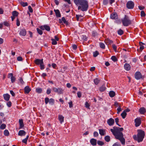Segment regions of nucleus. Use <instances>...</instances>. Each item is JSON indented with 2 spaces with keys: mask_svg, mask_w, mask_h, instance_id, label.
I'll return each mask as SVG.
<instances>
[{
  "mask_svg": "<svg viewBox=\"0 0 146 146\" xmlns=\"http://www.w3.org/2000/svg\"><path fill=\"white\" fill-rule=\"evenodd\" d=\"M123 129V128L122 127L120 128L114 126L113 127V129H110V131L115 136V139L119 140L121 143L124 145L125 143V140L123 137V133L121 132Z\"/></svg>",
  "mask_w": 146,
  "mask_h": 146,
  "instance_id": "f257e3e1",
  "label": "nucleus"
},
{
  "mask_svg": "<svg viewBox=\"0 0 146 146\" xmlns=\"http://www.w3.org/2000/svg\"><path fill=\"white\" fill-rule=\"evenodd\" d=\"M75 4L78 6V9L86 11L88 7V1L86 0H73Z\"/></svg>",
  "mask_w": 146,
  "mask_h": 146,
  "instance_id": "f03ea898",
  "label": "nucleus"
},
{
  "mask_svg": "<svg viewBox=\"0 0 146 146\" xmlns=\"http://www.w3.org/2000/svg\"><path fill=\"white\" fill-rule=\"evenodd\" d=\"M121 21L123 25L125 27L128 26L131 24V21L130 20L129 17L126 15L121 19Z\"/></svg>",
  "mask_w": 146,
  "mask_h": 146,
  "instance_id": "7ed1b4c3",
  "label": "nucleus"
},
{
  "mask_svg": "<svg viewBox=\"0 0 146 146\" xmlns=\"http://www.w3.org/2000/svg\"><path fill=\"white\" fill-rule=\"evenodd\" d=\"M137 141L138 142L143 141L145 135V132L141 129H139L137 130Z\"/></svg>",
  "mask_w": 146,
  "mask_h": 146,
  "instance_id": "20e7f679",
  "label": "nucleus"
},
{
  "mask_svg": "<svg viewBox=\"0 0 146 146\" xmlns=\"http://www.w3.org/2000/svg\"><path fill=\"white\" fill-rule=\"evenodd\" d=\"M52 90L55 93H57L58 94H62L63 93L64 90L63 89L61 88H56L53 87L52 88Z\"/></svg>",
  "mask_w": 146,
  "mask_h": 146,
  "instance_id": "39448f33",
  "label": "nucleus"
},
{
  "mask_svg": "<svg viewBox=\"0 0 146 146\" xmlns=\"http://www.w3.org/2000/svg\"><path fill=\"white\" fill-rule=\"evenodd\" d=\"M45 103L46 104H48L49 102L50 104L52 105H53L54 103V100L52 98H50L49 99L48 98H46L45 99Z\"/></svg>",
  "mask_w": 146,
  "mask_h": 146,
  "instance_id": "423d86ee",
  "label": "nucleus"
},
{
  "mask_svg": "<svg viewBox=\"0 0 146 146\" xmlns=\"http://www.w3.org/2000/svg\"><path fill=\"white\" fill-rule=\"evenodd\" d=\"M134 3L133 2L130 1L128 2L126 4V6L128 9H132L134 7Z\"/></svg>",
  "mask_w": 146,
  "mask_h": 146,
  "instance_id": "0eeeda50",
  "label": "nucleus"
},
{
  "mask_svg": "<svg viewBox=\"0 0 146 146\" xmlns=\"http://www.w3.org/2000/svg\"><path fill=\"white\" fill-rule=\"evenodd\" d=\"M135 123V126L136 127L139 126L141 123V120L140 118H137L134 120Z\"/></svg>",
  "mask_w": 146,
  "mask_h": 146,
  "instance_id": "6e6552de",
  "label": "nucleus"
},
{
  "mask_svg": "<svg viewBox=\"0 0 146 146\" xmlns=\"http://www.w3.org/2000/svg\"><path fill=\"white\" fill-rule=\"evenodd\" d=\"M135 77L137 80H139L143 78L141 73L139 72H135Z\"/></svg>",
  "mask_w": 146,
  "mask_h": 146,
  "instance_id": "1a4fd4ad",
  "label": "nucleus"
},
{
  "mask_svg": "<svg viewBox=\"0 0 146 146\" xmlns=\"http://www.w3.org/2000/svg\"><path fill=\"white\" fill-rule=\"evenodd\" d=\"M113 107H115V108H117V110H121V104L116 102H115Z\"/></svg>",
  "mask_w": 146,
  "mask_h": 146,
  "instance_id": "9d476101",
  "label": "nucleus"
},
{
  "mask_svg": "<svg viewBox=\"0 0 146 146\" xmlns=\"http://www.w3.org/2000/svg\"><path fill=\"white\" fill-rule=\"evenodd\" d=\"M108 124L110 126L113 125L114 123V120L112 118H110L107 121Z\"/></svg>",
  "mask_w": 146,
  "mask_h": 146,
  "instance_id": "9b49d317",
  "label": "nucleus"
},
{
  "mask_svg": "<svg viewBox=\"0 0 146 146\" xmlns=\"http://www.w3.org/2000/svg\"><path fill=\"white\" fill-rule=\"evenodd\" d=\"M110 17L112 19H116L118 18V15L116 13H113L111 14Z\"/></svg>",
  "mask_w": 146,
  "mask_h": 146,
  "instance_id": "f8f14e48",
  "label": "nucleus"
},
{
  "mask_svg": "<svg viewBox=\"0 0 146 146\" xmlns=\"http://www.w3.org/2000/svg\"><path fill=\"white\" fill-rule=\"evenodd\" d=\"M99 134L101 136H103L106 135V129H99Z\"/></svg>",
  "mask_w": 146,
  "mask_h": 146,
  "instance_id": "ddd939ff",
  "label": "nucleus"
},
{
  "mask_svg": "<svg viewBox=\"0 0 146 146\" xmlns=\"http://www.w3.org/2000/svg\"><path fill=\"white\" fill-rule=\"evenodd\" d=\"M130 110H124L123 112L121 114V115L123 119L125 118L127 115V112H129Z\"/></svg>",
  "mask_w": 146,
  "mask_h": 146,
  "instance_id": "4468645a",
  "label": "nucleus"
},
{
  "mask_svg": "<svg viewBox=\"0 0 146 146\" xmlns=\"http://www.w3.org/2000/svg\"><path fill=\"white\" fill-rule=\"evenodd\" d=\"M124 69L127 71H129L131 68V66L129 64L125 63L124 66Z\"/></svg>",
  "mask_w": 146,
  "mask_h": 146,
  "instance_id": "2eb2a0df",
  "label": "nucleus"
},
{
  "mask_svg": "<svg viewBox=\"0 0 146 146\" xmlns=\"http://www.w3.org/2000/svg\"><path fill=\"white\" fill-rule=\"evenodd\" d=\"M104 42L107 45L111 44L113 42V41L112 40H110L108 38L105 39Z\"/></svg>",
  "mask_w": 146,
  "mask_h": 146,
  "instance_id": "dca6fc26",
  "label": "nucleus"
},
{
  "mask_svg": "<svg viewBox=\"0 0 146 146\" xmlns=\"http://www.w3.org/2000/svg\"><path fill=\"white\" fill-rule=\"evenodd\" d=\"M42 61H43V59H36L35 60L34 62L37 65L40 64L42 63Z\"/></svg>",
  "mask_w": 146,
  "mask_h": 146,
  "instance_id": "f3484780",
  "label": "nucleus"
},
{
  "mask_svg": "<svg viewBox=\"0 0 146 146\" xmlns=\"http://www.w3.org/2000/svg\"><path fill=\"white\" fill-rule=\"evenodd\" d=\"M26 133L23 130H20L19 131L18 135L20 136H24L26 135Z\"/></svg>",
  "mask_w": 146,
  "mask_h": 146,
  "instance_id": "a211bd4d",
  "label": "nucleus"
},
{
  "mask_svg": "<svg viewBox=\"0 0 146 146\" xmlns=\"http://www.w3.org/2000/svg\"><path fill=\"white\" fill-rule=\"evenodd\" d=\"M54 11L55 12L56 15L57 17H61V14L59 10L54 9Z\"/></svg>",
  "mask_w": 146,
  "mask_h": 146,
  "instance_id": "6ab92c4d",
  "label": "nucleus"
},
{
  "mask_svg": "<svg viewBox=\"0 0 146 146\" xmlns=\"http://www.w3.org/2000/svg\"><path fill=\"white\" fill-rule=\"evenodd\" d=\"M31 90L29 86H26L24 88L25 93L26 94H28L31 91Z\"/></svg>",
  "mask_w": 146,
  "mask_h": 146,
  "instance_id": "aec40b11",
  "label": "nucleus"
},
{
  "mask_svg": "<svg viewBox=\"0 0 146 146\" xmlns=\"http://www.w3.org/2000/svg\"><path fill=\"white\" fill-rule=\"evenodd\" d=\"M26 34V31L24 29H22L19 32V34L22 36H25Z\"/></svg>",
  "mask_w": 146,
  "mask_h": 146,
  "instance_id": "412c9836",
  "label": "nucleus"
},
{
  "mask_svg": "<svg viewBox=\"0 0 146 146\" xmlns=\"http://www.w3.org/2000/svg\"><path fill=\"white\" fill-rule=\"evenodd\" d=\"M90 143L92 145H95L97 144V140L94 138L91 139L90 140Z\"/></svg>",
  "mask_w": 146,
  "mask_h": 146,
  "instance_id": "4be33fe9",
  "label": "nucleus"
},
{
  "mask_svg": "<svg viewBox=\"0 0 146 146\" xmlns=\"http://www.w3.org/2000/svg\"><path fill=\"white\" fill-rule=\"evenodd\" d=\"M19 123L20 125L19 128L22 129L24 126V124L22 119H19Z\"/></svg>",
  "mask_w": 146,
  "mask_h": 146,
  "instance_id": "5701e85b",
  "label": "nucleus"
},
{
  "mask_svg": "<svg viewBox=\"0 0 146 146\" xmlns=\"http://www.w3.org/2000/svg\"><path fill=\"white\" fill-rule=\"evenodd\" d=\"M4 99L6 101H8L9 99L10 96L8 94H4L3 95Z\"/></svg>",
  "mask_w": 146,
  "mask_h": 146,
  "instance_id": "b1692460",
  "label": "nucleus"
},
{
  "mask_svg": "<svg viewBox=\"0 0 146 146\" xmlns=\"http://www.w3.org/2000/svg\"><path fill=\"white\" fill-rule=\"evenodd\" d=\"M58 119L60 121L61 123H62L64 121V117L61 115H59L58 116Z\"/></svg>",
  "mask_w": 146,
  "mask_h": 146,
  "instance_id": "393cba45",
  "label": "nucleus"
},
{
  "mask_svg": "<svg viewBox=\"0 0 146 146\" xmlns=\"http://www.w3.org/2000/svg\"><path fill=\"white\" fill-rule=\"evenodd\" d=\"M29 137V135H27L26 138L22 140V142L23 143L27 144Z\"/></svg>",
  "mask_w": 146,
  "mask_h": 146,
  "instance_id": "a878e982",
  "label": "nucleus"
},
{
  "mask_svg": "<svg viewBox=\"0 0 146 146\" xmlns=\"http://www.w3.org/2000/svg\"><path fill=\"white\" fill-rule=\"evenodd\" d=\"M106 87L105 85H103L100 88V90L101 92H103L106 89Z\"/></svg>",
  "mask_w": 146,
  "mask_h": 146,
  "instance_id": "bb28decb",
  "label": "nucleus"
},
{
  "mask_svg": "<svg viewBox=\"0 0 146 146\" xmlns=\"http://www.w3.org/2000/svg\"><path fill=\"white\" fill-rule=\"evenodd\" d=\"M100 46V47L103 49H104L105 48V46L104 43L102 42H100L99 43Z\"/></svg>",
  "mask_w": 146,
  "mask_h": 146,
  "instance_id": "cd10ccee",
  "label": "nucleus"
},
{
  "mask_svg": "<svg viewBox=\"0 0 146 146\" xmlns=\"http://www.w3.org/2000/svg\"><path fill=\"white\" fill-rule=\"evenodd\" d=\"M36 91L38 93H41L42 91V89L41 88H36Z\"/></svg>",
  "mask_w": 146,
  "mask_h": 146,
  "instance_id": "c85d7f7f",
  "label": "nucleus"
},
{
  "mask_svg": "<svg viewBox=\"0 0 146 146\" xmlns=\"http://www.w3.org/2000/svg\"><path fill=\"white\" fill-rule=\"evenodd\" d=\"M109 95L110 97H113L115 96V93L113 91H111L109 93Z\"/></svg>",
  "mask_w": 146,
  "mask_h": 146,
  "instance_id": "c756f323",
  "label": "nucleus"
},
{
  "mask_svg": "<svg viewBox=\"0 0 146 146\" xmlns=\"http://www.w3.org/2000/svg\"><path fill=\"white\" fill-rule=\"evenodd\" d=\"M105 140L107 142H109L110 141V137L109 136H106L104 137Z\"/></svg>",
  "mask_w": 146,
  "mask_h": 146,
  "instance_id": "7c9ffc66",
  "label": "nucleus"
},
{
  "mask_svg": "<svg viewBox=\"0 0 146 146\" xmlns=\"http://www.w3.org/2000/svg\"><path fill=\"white\" fill-rule=\"evenodd\" d=\"M62 22H63L64 24H65L66 25H68V21L66 20L64 17H62Z\"/></svg>",
  "mask_w": 146,
  "mask_h": 146,
  "instance_id": "2f4dec72",
  "label": "nucleus"
},
{
  "mask_svg": "<svg viewBox=\"0 0 146 146\" xmlns=\"http://www.w3.org/2000/svg\"><path fill=\"white\" fill-rule=\"evenodd\" d=\"M100 81V80L98 78H96L94 80V82L96 85L98 84Z\"/></svg>",
  "mask_w": 146,
  "mask_h": 146,
  "instance_id": "473e14b6",
  "label": "nucleus"
},
{
  "mask_svg": "<svg viewBox=\"0 0 146 146\" xmlns=\"http://www.w3.org/2000/svg\"><path fill=\"white\" fill-rule=\"evenodd\" d=\"M139 44L140 45V49L142 50L144 48V46H143V43L141 42H139Z\"/></svg>",
  "mask_w": 146,
  "mask_h": 146,
  "instance_id": "72a5a7b5",
  "label": "nucleus"
},
{
  "mask_svg": "<svg viewBox=\"0 0 146 146\" xmlns=\"http://www.w3.org/2000/svg\"><path fill=\"white\" fill-rule=\"evenodd\" d=\"M20 4L23 7H25L28 5V3L27 2H20Z\"/></svg>",
  "mask_w": 146,
  "mask_h": 146,
  "instance_id": "f704fd0d",
  "label": "nucleus"
},
{
  "mask_svg": "<svg viewBox=\"0 0 146 146\" xmlns=\"http://www.w3.org/2000/svg\"><path fill=\"white\" fill-rule=\"evenodd\" d=\"M117 33L118 35H121L123 34V31L122 30L120 29L118 31Z\"/></svg>",
  "mask_w": 146,
  "mask_h": 146,
  "instance_id": "c9c22d12",
  "label": "nucleus"
},
{
  "mask_svg": "<svg viewBox=\"0 0 146 146\" xmlns=\"http://www.w3.org/2000/svg\"><path fill=\"white\" fill-rule=\"evenodd\" d=\"M4 135L6 136H8L9 135V132L8 131L7 129H5L4 131Z\"/></svg>",
  "mask_w": 146,
  "mask_h": 146,
  "instance_id": "e433bc0d",
  "label": "nucleus"
},
{
  "mask_svg": "<svg viewBox=\"0 0 146 146\" xmlns=\"http://www.w3.org/2000/svg\"><path fill=\"white\" fill-rule=\"evenodd\" d=\"M52 41V44L53 45H56L57 44V41L55 40L54 39L52 38L51 39Z\"/></svg>",
  "mask_w": 146,
  "mask_h": 146,
  "instance_id": "4c0bfd02",
  "label": "nucleus"
},
{
  "mask_svg": "<svg viewBox=\"0 0 146 146\" xmlns=\"http://www.w3.org/2000/svg\"><path fill=\"white\" fill-rule=\"evenodd\" d=\"M13 16H17L18 15V13L16 11H14L12 12Z\"/></svg>",
  "mask_w": 146,
  "mask_h": 146,
  "instance_id": "58836bf2",
  "label": "nucleus"
},
{
  "mask_svg": "<svg viewBox=\"0 0 146 146\" xmlns=\"http://www.w3.org/2000/svg\"><path fill=\"white\" fill-rule=\"evenodd\" d=\"M45 29L48 31H49L50 30V27L46 25H44Z\"/></svg>",
  "mask_w": 146,
  "mask_h": 146,
  "instance_id": "ea45409f",
  "label": "nucleus"
},
{
  "mask_svg": "<svg viewBox=\"0 0 146 146\" xmlns=\"http://www.w3.org/2000/svg\"><path fill=\"white\" fill-rule=\"evenodd\" d=\"M36 30H37V31L38 33L40 35H41L42 34V31L40 29L38 28H37L36 29Z\"/></svg>",
  "mask_w": 146,
  "mask_h": 146,
  "instance_id": "a19ab883",
  "label": "nucleus"
},
{
  "mask_svg": "<svg viewBox=\"0 0 146 146\" xmlns=\"http://www.w3.org/2000/svg\"><path fill=\"white\" fill-rule=\"evenodd\" d=\"M40 69L41 70H42L44 69V63H43V61H42V63H41L40 64Z\"/></svg>",
  "mask_w": 146,
  "mask_h": 146,
  "instance_id": "79ce46f5",
  "label": "nucleus"
},
{
  "mask_svg": "<svg viewBox=\"0 0 146 146\" xmlns=\"http://www.w3.org/2000/svg\"><path fill=\"white\" fill-rule=\"evenodd\" d=\"M6 125L4 124H3L0 126V129H5Z\"/></svg>",
  "mask_w": 146,
  "mask_h": 146,
  "instance_id": "37998d69",
  "label": "nucleus"
},
{
  "mask_svg": "<svg viewBox=\"0 0 146 146\" xmlns=\"http://www.w3.org/2000/svg\"><path fill=\"white\" fill-rule=\"evenodd\" d=\"M97 143L98 145L101 146H102L104 145V142L100 141H98L97 142Z\"/></svg>",
  "mask_w": 146,
  "mask_h": 146,
  "instance_id": "c03bdc74",
  "label": "nucleus"
},
{
  "mask_svg": "<svg viewBox=\"0 0 146 146\" xmlns=\"http://www.w3.org/2000/svg\"><path fill=\"white\" fill-rule=\"evenodd\" d=\"M11 75L12 77L11 78V80L12 83H13L15 81V80L16 78L15 77H13V76H12V75L11 74Z\"/></svg>",
  "mask_w": 146,
  "mask_h": 146,
  "instance_id": "a18cd8bd",
  "label": "nucleus"
},
{
  "mask_svg": "<svg viewBox=\"0 0 146 146\" xmlns=\"http://www.w3.org/2000/svg\"><path fill=\"white\" fill-rule=\"evenodd\" d=\"M112 48L115 52H117V47L116 46L115 44H113L112 45Z\"/></svg>",
  "mask_w": 146,
  "mask_h": 146,
  "instance_id": "49530a36",
  "label": "nucleus"
},
{
  "mask_svg": "<svg viewBox=\"0 0 146 146\" xmlns=\"http://www.w3.org/2000/svg\"><path fill=\"white\" fill-rule=\"evenodd\" d=\"M111 59L114 62H116L117 60V59L115 56H112L111 57Z\"/></svg>",
  "mask_w": 146,
  "mask_h": 146,
  "instance_id": "de8ad7c7",
  "label": "nucleus"
},
{
  "mask_svg": "<svg viewBox=\"0 0 146 146\" xmlns=\"http://www.w3.org/2000/svg\"><path fill=\"white\" fill-rule=\"evenodd\" d=\"M92 35L94 37L97 36L98 35L97 33L95 31H93L92 32Z\"/></svg>",
  "mask_w": 146,
  "mask_h": 146,
  "instance_id": "09e8293b",
  "label": "nucleus"
},
{
  "mask_svg": "<svg viewBox=\"0 0 146 146\" xmlns=\"http://www.w3.org/2000/svg\"><path fill=\"white\" fill-rule=\"evenodd\" d=\"M99 54L98 52L97 51H96L93 53V56L94 57H96Z\"/></svg>",
  "mask_w": 146,
  "mask_h": 146,
  "instance_id": "8fccbe9b",
  "label": "nucleus"
},
{
  "mask_svg": "<svg viewBox=\"0 0 146 146\" xmlns=\"http://www.w3.org/2000/svg\"><path fill=\"white\" fill-rule=\"evenodd\" d=\"M112 146H121L120 143L117 142L114 143L112 145Z\"/></svg>",
  "mask_w": 146,
  "mask_h": 146,
  "instance_id": "3c124183",
  "label": "nucleus"
},
{
  "mask_svg": "<svg viewBox=\"0 0 146 146\" xmlns=\"http://www.w3.org/2000/svg\"><path fill=\"white\" fill-rule=\"evenodd\" d=\"M139 112L141 114H144L146 112L145 110H139Z\"/></svg>",
  "mask_w": 146,
  "mask_h": 146,
  "instance_id": "603ef678",
  "label": "nucleus"
},
{
  "mask_svg": "<svg viewBox=\"0 0 146 146\" xmlns=\"http://www.w3.org/2000/svg\"><path fill=\"white\" fill-rule=\"evenodd\" d=\"M141 15L142 17H145V14L143 11H141Z\"/></svg>",
  "mask_w": 146,
  "mask_h": 146,
  "instance_id": "864d4df0",
  "label": "nucleus"
},
{
  "mask_svg": "<svg viewBox=\"0 0 146 146\" xmlns=\"http://www.w3.org/2000/svg\"><path fill=\"white\" fill-rule=\"evenodd\" d=\"M115 121L116 122V124L118 125L119 126H121V125H120L119 124H118V123L119 122V119L118 118H116L115 119Z\"/></svg>",
  "mask_w": 146,
  "mask_h": 146,
  "instance_id": "5fc2aeb1",
  "label": "nucleus"
},
{
  "mask_svg": "<svg viewBox=\"0 0 146 146\" xmlns=\"http://www.w3.org/2000/svg\"><path fill=\"white\" fill-rule=\"evenodd\" d=\"M77 96L79 98H80L82 96V93L80 92H78L77 93Z\"/></svg>",
  "mask_w": 146,
  "mask_h": 146,
  "instance_id": "6e6d98bb",
  "label": "nucleus"
},
{
  "mask_svg": "<svg viewBox=\"0 0 146 146\" xmlns=\"http://www.w3.org/2000/svg\"><path fill=\"white\" fill-rule=\"evenodd\" d=\"M98 132L95 131L94 133V137H98Z\"/></svg>",
  "mask_w": 146,
  "mask_h": 146,
  "instance_id": "4d7b16f0",
  "label": "nucleus"
},
{
  "mask_svg": "<svg viewBox=\"0 0 146 146\" xmlns=\"http://www.w3.org/2000/svg\"><path fill=\"white\" fill-rule=\"evenodd\" d=\"M11 104L12 103L10 101H9L7 103V106L9 107H10L11 106Z\"/></svg>",
  "mask_w": 146,
  "mask_h": 146,
  "instance_id": "13d9d810",
  "label": "nucleus"
},
{
  "mask_svg": "<svg viewBox=\"0 0 146 146\" xmlns=\"http://www.w3.org/2000/svg\"><path fill=\"white\" fill-rule=\"evenodd\" d=\"M16 25L17 26H19L20 25V22L18 19H17L16 21Z\"/></svg>",
  "mask_w": 146,
  "mask_h": 146,
  "instance_id": "bf43d9fd",
  "label": "nucleus"
},
{
  "mask_svg": "<svg viewBox=\"0 0 146 146\" xmlns=\"http://www.w3.org/2000/svg\"><path fill=\"white\" fill-rule=\"evenodd\" d=\"M28 9L29 10V11L32 13L33 12V10L31 7L30 6H29L28 7Z\"/></svg>",
  "mask_w": 146,
  "mask_h": 146,
  "instance_id": "052dcab7",
  "label": "nucleus"
},
{
  "mask_svg": "<svg viewBox=\"0 0 146 146\" xmlns=\"http://www.w3.org/2000/svg\"><path fill=\"white\" fill-rule=\"evenodd\" d=\"M3 24L5 26L8 27L9 26V23L7 22H4L3 23Z\"/></svg>",
  "mask_w": 146,
  "mask_h": 146,
  "instance_id": "680f3d73",
  "label": "nucleus"
},
{
  "mask_svg": "<svg viewBox=\"0 0 146 146\" xmlns=\"http://www.w3.org/2000/svg\"><path fill=\"white\" fill-rule=\"evenodd\" d=\"M51 92V90L50 88H48L47 89L46 91V93L47 94H50Z\"/></svg>",
  "mask_w": 146,
  "mask_h": 146,
  "instance_id": "e2e57ef3",
  "label": "nucleus"
},
{
  "mask_svg": "<svg viewBox=\"0 0 146 146\" xmlns=\"http://www.w3.org/2000/svg\"><path fill=\"white\" fill-rule=\"evenodd\" d=\"M17 60L19 61H21L22 60L23 58L19 56L17 57Z\"/></svg>",
  "mask_w": 146,
  "mask_h": 146,
  "instance_id": "0e129e2a",
  "label": "nucleus"
},
{
  "mask_svg": "<svg viewBox=\"0 0 146 146\" xmlns=\"http://www.w3.org/2000/svg\"><path fill=\"white\" fill-rule=\"evenodd\" d=\"M85 105L86 106V107L87 108H88L90 106L89 104L87 102H86L85 103Z\"/></svg>",
  "mask_w": 146,
  "mask_h": 146,
  "instance_id": "69168bd1",
  "label": "nucleus"
},
{
  "mask_svg": "<svg viewBox=\"0 0 146 146\" xmlns=\"http://www.w3.org/2000/svg\"><path fill=\"white\" fill-rule=\"evenodd\" d=\"M72 47L74 49L76 50L77 48V46L76 45L73 44L72 46Z\"/></svg>",
  "mask_w": 146,
  "mask_h": 146,
  "instance_id": "338daca9",
  "label": "nucleus"
},
{
  "mask_svg": "<svg viewBox=\"0 0 146 146\" xmlns=\"http://www.w3.org/2000/svg\"><path fill=\"white\" fill-rule=\"evenodd\" d=\"M69 106L70 108L72 107L73 106L72 102V101H71L69 103Z\"/></svg>",
  "mask_w": 146,
  "mask_h": 146,
  "instance_id": "774afa93",
  "label": "nucleus"
}]
</instances>
